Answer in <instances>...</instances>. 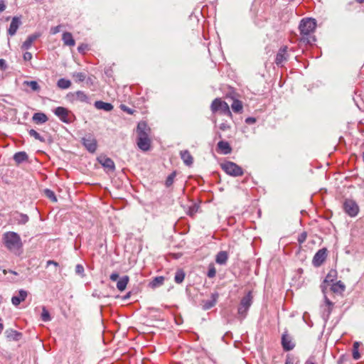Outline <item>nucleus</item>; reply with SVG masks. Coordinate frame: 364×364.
Masks as SVG:
<instances>
[{"mask_svg": "<svg viewBox=\"0 0 364 364\" xmlns=\"http://www.w3.org/2000/svg\"><path fill=\"white\" fill-rule=\"evenodd\" d=\"M322 291L324 294V301H325V306H328V311H324L323 314V318H326V319H328L331 313V310H332V308L333 306V303L331 302L330 301V299L326 296V293H325V290H324V288L322 287Z\"/></svg>", "mask_w": 364, "mask_h": 364, "instance_id": "obj_22", "label": "nucleus"}, {"mask_svg": "<svg viewBox=\"0 0 364 364\" xmlns=\"http://www.w3.org/2000/svg\"><path fill=\"white\" fill-rule=\"evenodd\" d=\"M345 289L346 287L341 281L333 283L331 287V291L337 294H342L345 291Z\"/></svg>", "mask_w": 364, "mask_h": 364, "instance_id": "obj_30", "label": "nucleus"}, {"mask_svg": "<svg viewBox=\"0 0 364 364\" xmlns=\"http://www.w3.org/2000/svg\"><path fill=\"white\" fill-rule=\"evenodd\" d=\"M8 272H10V273H11L14 275H18V273L16 272H15V271L3 269V273L4 274H6Z\"/></svg>", "mask_w": 364, "mask_h": 364, "instance_id": "obj_57", "label": "nucleus"}, {"mask_svg": "<svg viewBox=\"0 0 364 364\" xmlns=\"http://www.w3.org/2000/svg\"><path fill=\"white\" fill-rule=\"evenodd\" d=\"M287 46H283L280 48L278 53H277L275 63L278 66H282L283 63L287 60Z\"/></svg>", "mask_w": 364, "mask_h": 364, "instance_id": "obj_14", "label": "nucleus"}, {"mask_svg": "<svg viewBox=\"0 0 364 364\" xmlns=\"http://www.w3.org/2000/svg\"><path fill=\"white\" fill-rule=\"evenodd\" d=\"M285 364H294V361L292 359L287 358L286 359Z\"/></svg>", "mask_w": 364, "mask_h": 364, "instance_id": "obj_59", "label": "nucleus"}, {"mask_svg": "<svg viewBox=\"0 0 364 364\" xmlns=\"http://www.w3.org/2000/svg\"><path fill=\"white\" fill-rule=\"evenodd\" d=\"M28 134L31 136L35 138L36 139L41 141V142H44L45 141V139L43 136H41L39 133H38L36 130L34 129H30L28 131Z\"/></svg>", "mask_w": 364, "mask_h": 364, "instance_id": "obj_37", "label": "nucleus"}, {"mask_svg": "<svg viewBox=\"0 0 364 364\" xmlns=\"http://www.w3.org/2000/svg\"><path fill=\"white\" fill-rule=\"evenodd\" d=\"M33 122L36 124H43L48 121V117L43 112H37L33 115Z\"/></svg>", "mask_w": 364, "mask_h": 364, "instance_id": "obj_28", "label": "nucleus"}, {"mask_svg": "<svg viewBox=\"0 0 364 364\" xmlns=\"http://www.w3.org/2000/svg\"><path fill=\"white\" fill-rule=\"evenodd\" d=\"M28 296V291L20 289L17 295H14L11 298V303L14 306H18L22 301H25Z\"/></svg>", "mask_w": 364, "mask_h": 364, "instance_id": "obj_16", "label": "nucleus"}, {"mask_svg": "<svg viewBox=\"0 0 364 364\" xmlns=\"http://www.w3.org/2000/svg\"><path fill=\"white\" fill-rule=\"evenodd\" d=\"M245 122L246 123L250 124H253L256 122V119L254 117H247L246 119H245Z\"/></svg>", "mask_w": 364, "mask_h": 364, "instance_id": "obj_53", "label": "nucleus"}, {"mask_svg": "<svg viewBox=\"0 0 364 364\" xmlns=\"http://www.w3.org/2000/svg\"><path fill=\"white\" fill-rule=\"evenodd\" d=\"M252 304V296L251 292L249 291L244 296L240 303L237 309L238 318L242 321L247 316V311Z\"/></svg>", "mask_w": 364, "mask_h": 364, "instance_id": "obj_3", "label": "nucleus"}, {"mask_svg": "<svg viewBox=\"0 0 364 364\" xmlns=\"http://www.w3.org/2000/svg\"><path fill=\"white\" fill-rule=\"evenodd\" d=\"M316 26L315 19L311 18H303L299 23V31L301 36L300 42L311 45L316 41L315 36L313 35Z\"/></svg>", "mask_w": 364, "mask_h": 364, "instance_id": "obj_1", "label": "nucleus"}, {"mask_svg": "<svg viewBox=\"0 0 364 364\" xmlns=\"http://www.w3.org/2000/svg\"><path fill=\"white\" fill-rule=\"evenodd\" d=\"M219 297V294L218 292H214L211 294L210 299L208 300H203L202 301V308L203 310H209L213 306H215L218 299Z\"/></svg>", "mask_w": 364, "mask_h": 364, "instance_id": "obj_15", "label": "nucleus"}, {"mask_svg": "<svg viewBox=\"0 0 364 364\" xmlns=\"http://www.w3.org/2000/svg\"><path fill=\"white\" fill-rule=\"evenodd\" d=\"M95 107L97 109H103L107 112H109V111L112 110V109H113V105L112 104L108 103V102H105L102 101H96L95 102Z\"/></svg>", "mask_w": 364, "mask_h": 364, "instance_id": "obj_26", "label": "nucleus"}, {"mask_svg": "<svg viewBox=\"0 0 364 364\" xmlns=\"http://www.w3.org/2000/svg\"><path fill=\"white\" fill-rule=\"evenodd\" d=\"M164 277H162V276L156 277L150 282V287L152 288L159 287L164 284Z\"/></svg>", "mask_w": 364, "mask_h": 364, "instance_id": "obj_33", "label": "nucleus"}, {"mask_svg": "<svg viewBox=\"0 0 364 364\" xmlns=\"http://www.w3.org/2000/svg\"><path fill=\"white\" fill-rule=\"evenodd\" d=\"M231 107L235 112L238 113L242 110V104L240 100H233Z\"/></svg>", "mask_w": 364, "mask_h": 364, "instance_id": "obj_34", "label": "nucleus"}, {"mask_svg": "<svg viewBox=\"0 0 364 364\" xmlns=\"http://www.w3.org/2000/svg\"><path fill=\"white\" fill-rule=\"evenodd\" d=\"M306 232H303L299 237L298 241H299V243H303L306 240Z\"/></svg>", "mask_w": 364, "mask_h": 364, "instance_id": "obj_50", "label": "nucleus"}, {"mask_svg": "<svg viewBox=\"0 0 364 364\" xmlns=\"http://www.w3.org/2000/svg\"><path fill=\"white\" fill-rule=\"evenodd\" d=\"M4 329V325L2 323H0V333H1V331H3Z\"/></svg>", "mask_w": 364, "mask_h": 364, "instance_id": "obj_62", "label": "nucleus"}, {"mask_svg": "<svg viewBox=\"0 0 364 364\" xmlns=\"http://www.w3.org/2000/svg\"><path fill=\"white\" fill-rule=\"evenodd\" d=\"M8 279H9L10 282H16V280H15L14 278H8Z\"/></svg>", "mask_w": 364, "mask_h": 364, "instance_id": "obj_63", "label": "nucleus"}, {"mask_svg": "<svg viewBox=\"0 0 364 364\" xmlns=\"http://www.w3.org/2000/svg\"><path fill=\"white\" fill-rule=\"evenodd\" d=\"M336 275V272L331 270L326 276V279H324V282H333V278Z\"/></svg>", "mask_w": 364, "mask_h": 364, "instance_id": "obj_45", "label": "nucleus"}, {"mask_svg": "<svg viewBox=\"0 0 364 364\" xmlns=\"http://www.w3.org/2000/svg\"><path fill=\"white\" fill-rule=\"evenodd\" d=\"M282 346L285 351H289L294 349L295 344L291 337L285 331L282 336Z\"/></svg>", "mask_w": 364, "mask_h": 364, "instance_id": "obj_13", "label": "nucleus"}, {"mask_svg": "<svg viewBox=\"0 0 364 364\" xmlns=\"http://www.w3.org/2000/svg\"><path fill=\"white\" fill-rule=\"evenodd\" d=\"M121 108H122L123 110L126 111L127 112H128V113H129V114H132V112L131 109L127 108L125 105H122V106H121Z\"/></svg>", "mask_w": 364, "mask_h": 364, "instance_id": "obj_58", "label": "nucleus"}, {"mask_svg": "<svg viewBox=\"0 0 364 364\" xmlns=\"http://www.w3.org/2000/svg\"><path fill=\"white\" fill-rule=\"evenodd\" d=\"M28 159V155L24 151H19L14 154V160L17 164H21Z\"/></svg>", "mask_w": 364, "mask_h": 364, "instance_id": "obj_31", "label": "nucleus"}, {"mask_svg": "<svg viewBox=\"0 0 364 364\" xmlns=\"http://www.w3.org/2000/svg\"><path fill=\"white\" fill-rule=\"evenodd\" d=\"M57 86L60 89H68L71 86V82L70 80L60 78L57 82Z\"/></svg>", "mask_w": 364, "mask_h": 364, "instance_id": "obj_32", "label": "nucleus"}, {"mask_svg": "<svg viewBox=\"0 0 364 364\" xmlns=\"http://www.w3.org/2000/svg\"><path fill=\"white\" fill-rule=\"evenodd\" d=\"M198 207L196 205H193L189 207L188 211V215L190 216H193L196 214V213L198 211Z\"/></svg>", "mask_w": 364, "mask_h": 364, "instance_id": "obj_46", "label": "nucleus"}, {"mask_svg": "<svg viewBox=\"0 0 364 364\" xmlns=\"http://www.w3.org/2000/svg\"><path fill=\"white\" fill-rule=\"evenodd\" d=\"M45 194L46 196L50 198L52 201L53 202H56L57 201V198L54 193V192L50 189H46L45 190Z\"/></svg>", "mask_w": 364, "mask_h": 364, "instance_id": "obj_42", "label": "nucleus"}, {"mask_svg": "<svg viewBox=\"0 0 364 364\" xmlns=\"http://www.w3.org/2000/svg\"><path fill=\"white\" fill-rule=\"evenodd\" d=\"M358 346H359L358 342H355L353 343V358L355 360H358L360 358V353L358 352Z\"/></svg>", "mask_w": 364, "mask_h": 364, "instance_id": "obj_38", "label": "nucleus"}, {"mask_svg": "<svg viewBox=\"0 0 364 364\" xmlns=\"http://www.w3.org/2000/svg\"><path fill=\"white\" fill-rule=\"evenodd\" d=\"M136 143L138 147L144 151H148L150 149L151 140L149 138L137 139Z\"/></svg>", "mask_w": 364, "mask_h": 364, "instance_id": "obj_23", "label": "nucleus"}, {"mask_svg": "<svg viewBox=\"0 0 364 364\" xmlns=\"http://www.w3.org/2000/svg\"><path fill=\"white\" fill-rule=\"evenodd\" d=\"M97 161L107 171H114L115 170L114 162L112 159L106 156H100L97 158Z\"/></svg>", "mask_w": 364, "mask_h": 364, "instance_id": "obj_12", "label": "nucleus"}, {"mask_svg": "<svg viewBox=\"0 0 364 364\" xmlns=\"http://www.w3.org/2000/svg\"><path fill=\"white\" fill-rule=\"evenodd\" d=\"M356 1L358 3H363L364 1V0H356Z\"/></svg>", "mask_w": 364, "mask_h": 364, "instance_id": "obj_64", "label": "nucleus"}, {"mask_svg": "<svg viewBox=\"0 0 364 364\" xmlns=\"http://www.w3.org/2000/svg\"><path fill=\"white\" fill-rule=\"evenodd\" d=\"M176 177V172L171 173L166 180V186L169 187L173 183L174 178Z\"/></svg>", "mask_w": 364, "mask_h": 364, "instance_id": "obj_44", "label": "nucleus"}, {"mask_svg": "<svg viewBox=\"0 0 364 364\" xmlns=\"http://www.w3.org/2000/svg\"><path fill=\"white\" fill-rule=\"evenodd\" d=\"M6 5L4 0H0V12H2L5 10Z\"/></svg>", "mask_w": 364, "mask_h": 364, "instance_id": "obj_55", "label": "nucleus"}, {"mask_svg": "<svg viewBox=\"0 0 364 364\" xmlns=\"http://www.w3.org/2000/svg\"><path fill=\"white\" fill-rule=\"evenodd\" d=\"M322 308H323V311H322V314H323L324 311L326 312L328 311V306H322Z\"/></svg>", "mask_w": 364, "mask_h": 364, "instance_id": "obj_61", "label": "nucleus"}, {"mask_svg": "<svg viewBox=\"0 0 364 364\" xmlns=\"http://www.w3.org/2000/svg\"><path fill=\"white\" fill-rule=\"evenodd\" d=\"M216 275V269H215V267L214 266V264H210L208 267V273H207V276L209 277V278H213L215 277Z\"/></svg>", "mask_w": 364, "mask_h": 364, "instance_id": "obj_39", "label": "nucleus"}, {"mask_svg": "<svg viewBox=\"0 0 364 364\" xmlns=\"http://www.w3.org/2000/svg\"><path fill=\"white\" fill-rule=\"evenodd\" d=\"M345 212L350 217H355L358 215L359 208L357 203L350 199H346L343 203Z\"/></svg>", "mask_w": 364, "mask_h": 364, "instance_id": "obj_8", "label": "nucleus"}, {"mask_svg": "<svg viewBox=\"0 0 364 364\" xmlns=\"http://www.w3.org/2000/svg\"><path fill=\"white\" fill-rule=\"evenodd\" d=\"M327 257V249L322 248L318 250L316 253L314 255V258L312 259V264L314 267H320L323 262L326 260Z\"/></svg>", "mask_w": 364, "mask_h": 364, "instance_id": "obj_9", "label": "nucleus"}, {"mask_svg": "<svg viewBox=\"0 0 364 364\" xmlns=\"http://www.w3.org/2000/svg\"><path fill=\"white\" fill-rule=\"evenodd\" d=\"M229 125L226 123H222L220 125V129L223 131H225L226 129H228L229 128Z\"/></svg>", "mask_w": 364, "mask_h": 364, "instance_id": "obj_54", "label": "nucleus"}, {"mask_svg": "<svg viewBox=\"0 0 364 364\" xmlns=\"http://www.w3.org/2000/svg\"><path fill=\"white\" fill-rule=\"evenodd\" d=\"M119 274L117 272H113L111 274L110 277H109V279L113 281V282H115L117 281L118 279H119Z\"/></svg>", "mask_w": 364, "mask_h": 364, "instance_id": "obj_51", "label": "nucleus"}, {"mask_svg": "<svg viewBox=\"0 0 364 364\" xmlns=\"http://www.w3.org/2000/svg\"><path fill=\"white\" fill-rule=\"evenodd\" d=\"M66 98L72 103L75 102H80L86 104H91L90 97L85 92L81 90L69 92L67 95Z\"/></svg>", "mask_w": 364, "mask_h": 364, "instance_id": "obj_5", "label": "nucleus"}, {"mask_svg": "<svg viewBox=\"0 0 364 364\" xmlns=\"http://www.w3.org/2000/svg\"><path fill=\"white\" fill-rule=\"evenodd\" d=\"M82 142L89 152H95L97 149V141L92 135L89 134L83 137L82 139Z\"/></svg>", "mask_w": 364, "mask_h": 364, "instance_id": "obj_10", "label": "nucleus"}, {"mask_svg": "<svg viewBox=\"0 0 364 364\" xmlns=\"http://www.w3.org/2000/svg\"><path fill=\"white\" fill-rule=\"evenodd\" d=\"M50 264L54 265V266H55V267H58V266L59 265V264H58V262H55V261H54V260H48V261L47 262V266H49V265H50Z\"/></svg>", "mask_w": 364, "mask_h": 364, "instance_id": "obj_56", "label": "nucleus"}, {"mask_svg": "<svg viewBox=\"0 0 364 364\" xmlns=\"http://www.w3.org/2000/svg\"><path fill=\"white\" fill-rule=\"evenodd\" d=\"M62 40L66 46H74L75 45V41L73 39L72 33L70 32L63 33Z\"/></svg>", "mask_w": 364, "mask_h": 364, "instance_id": "obj_25", "label": "nucleus"}, {"mask_svg": "<svg viewBox=\"0 0 364 364\" xmlns=\"http://www.w3.org/2000/svg\"><path fill=\"white\" fill-rule=\"evenodd\" d=\"M2 240L5 247L16 255H20L23 252V243L16 232H6L4 234Z\"/></svg>", "mask_w": 364, "mask_h": 364, "instance_id": "obj_2", "label": "nucleus"}, {"mask_svg": "<svg viewBox=\"0 0 364 364\" xmlns=\"http://www.w3.org/2000/svg\"><path fill=\"white\" fill-rule=\"evenodd\" d=\"M185 278V273L183 270H178L174 277V281L177 284H181L183 282Z\"/></svg>", "mask_w": 364, "mask_h": 364, "instance_id": "obj_35", "label": "nucleus"}, {"mask_svg": "<svg viewBox=\"0 0 364 364\" xmlns=\"http://www.w3.org/2000/svg\"><path fill=\"white\" fill-rule=\"evenodd\" d=\"M222 169L228 174L234 177L243 175V169L232 161H225L221 164Z\"/></svg>", "mask_w": 364, "mask_h": 364, "instance_id": "obj_4", "label": "nucleus"}, {"mask_svg": "<svg viewBox=\"0 0 364 364\" xmlns=\"http://www.w3.org/2000/svg\"><path fill=\"white\" fill-rule=\"evenodd\" d=\"M180 156L183 163L188 166H191L193 164V158L191 156V153L188 150H183L180 151Z\"/></svg>", "mask_w": 364, "mask_h": 364, "instance_id": "obj_21", "label": "nucleus"}, {"mask_svg": "<svg viewBox=\"0 0 364 364\" xmlns=\"http://www.w3.org/2000/svg\"><path fill=\"white\" fill-rule=\"evenodd\" d=\"M21 24V18L17 16L14 17L11 20L9 28L8 29V33L10 36L15 35L17 29L18 28V27Z\"/></svg>", "mask_w": 364, "mask_h": 364, "instance_id": "obj_18", "label": "nucleus"}, {"mask_svg": "<svg viewBox=\"0 0 364 364\" xmlns=\"http://www.w3.org/2000/svg\"><path fill=\"white\" fill-rule=\"evenodd\" d=\"M211 110L213 112L220 111L222 113L230 115L231 112L229 108V105L225 101H223L220 98L215 99L211 104Z\"/></svg>", "mask_w": 364, "mask_h": 364, "instance_id": "obj_7", "label": "nucleus"}, {"mask_svg": "<svg viewBox=\"0 0 364 364\" xmlns=\"http://www.w3.org/2000/svg\"><path fill=\"white\" fill-rule=\"evenodd\" d=\"M60 26H54V27H52L50 28V33L51 34H56L58 33H59L60 31Z\"/></svg>", "mask_w": 364, "mask_h": 364, "instance_id": "obj_47", "label": "nucleus"}, {"mask_svg": "<svg viewBox=\"0 0 364 364\" xmlns=\"http://www.w3.org/2000/svg\"><path fill=\"white\" fill-rule=\"evenodd\" d=\"M23 84L30 87L33 91H38L40 90V86L38 85V84L36 81H34V80L27 81L26 80V81H24Z\"/></svg>", "mask_w": 364, "mask_h": 364, "instance_id": "obj_36", "label": "nucleus"}, {"mask_svg": "<svg viewBox=\"0 0 364 364\" xmlns=\"http://www.w3.org/2000/svg\"><path fill=\"white\" fill-rule=\"evenodd\" d=\"M87 49V46L86 44H81L78 46L77 50L80 53H83L85 50Z\"/></svg>", "mask_w": 364, "mask_h": 364, "instance_id": "obj_48", "label": "nucleus"}, {"mask_svg": "<svg viewBox=\"0 0 364 364\" xmlns=\"http://www.w3.org/2000/svg\"><path fill=\"white\" fill-rule=\"evenodd\" d=\"M32 59V53L30 52H26L23 54V60L26 61H29Z\"/></svg>", "mask_w": 364, "mask_h": 364, "instance_id": "obj_49", "label": "nucleus"}, {"mask_svg": "<svg viewBox=\"0 0 364 364\" xmlns=\"http://www.w3.org/2000/svg\"><path fill=\"white\" fill-rule=\"evenodd\" d=\"M41 318L43 321H46V322L49 321L51 319V317L50 316L48 311L45 307L43 308V311H42V314H41Z\"/></svg>", "mask_w": 364, "mask_h": 364, "instance_id": "obj_40", "label": "nucleus"}, {"mask_svg": "<svg viewBox=\"0 0 364 364\" xmlns=\"http://www.w3.org/2000/svg\"><path fill=\"white\" fill-rule=\"evenodd\" d=\"M150 128L145 122H140L137 125V139L149 138Z\"/></svg>", "mask_w": 364, "mask_h": 364, "instance_id": "obj_11", "label": "nucleus"}, {"mask_svg": "<svg viewBox=\"0 0 364 364\" xmlns=\"http://www.w3.org/2000/svg\"><path fill=\"white\" fill-rule=\"evenodd\" d=\"M59 119L66 124H70L73 122V114L72 112L64 107H58L53 111Z\"/></svg>", "mask_w": 364, "mask_h": 364, "instance_id": "obj_6", "label": "nucleus"}, {"mask_svg": "<svg viewBox=\"0 0 364 364\" xmlns=\"http://www.w3.org/2000/svg\"><path fill=\"white\" fill-rule=\"evenodd\" d=\"M14 220L19 225H25L28 223L29 218L26 214L16 212L14 214Z\"/></svg>", "mask_w": 364, "mask_h": 364, "instance_id": "obj_24", "label": "nucleus"}, {"mask_svg": "<svg viewBox=\"0 0 364 364\" xmlns=\"http://www.w3.org/2000/svg\"><path fill=\"white\" fill-rule=\"evenodd\" d=\"M6 68V61L4 59H0V69L5 70Z\"/></svg>", "mask_w": 364, "mask_h": 364, "instance_id": "obj_52", "label": "nucleus"}, {"mask_svg": "<svg viewBox=\"0 0 364 364\" xmlns=\"http://www.w3.org/2000/svg\"><path fill=\"white\" fill-rule=\"evenodd\" d=\"M75 273L81 276V277H85L84 267L82 264H77L75 266Z\"/></svg>", "mask_w": 364, "mask_h": 364, "instance_id": "obj_43", "label": "nucleus"}, {"mask_svg": "<svg viewBox=\"0 0 364 364\" xmlns=\"http://www.w3.org/2000/svg\"><path fill=\"white\" fill-rule=\"evenodd\" d=\"M217 151L223 154H229L232 152V148L228 141H220L217 144Z\"/></svg>", "mask_w": 364, "mask_h": 364, "instance_id": "obj_17", "label": "nucleus"}, {"mask_svg": "<svg viewBox=\"0 0 364 364\" xmlns=\"http://www.w3.org/2000/svg\"><path fill=\"white\" fill-rule=\"evenodd\" d=\"M304 364H316L314 362H313L311 360L309 359L307 360Z\"/></svg>", "mask_w": 364, "mask_h": 364, "instance_id": "obj_60", "label": "nucleus"}, {"mask_svg": "<svg viewBox=\"0 0 364 364\" xmlns=\"http://www.w3.org/2000/svg\"><path fill=\"white\" fill-rule=\"evenodd\" d=\"M129 281V277L127 275L121 277L117 283V288L119 291H123Z\"/></svg>", "mask_w": 364, "mask_h": 364, "instance_id": "obj_29", "label": "nucleus"}, {"mask_svg": "<svg viewBox=\"0 0 364 364\" xmlns=\"http://www.w3.org/2000/svg\"><path fill=\"white\" fill-rule=\"evenodd\" d=\"M73 77L76 78V82H82L86 78V75L84 73H75L73 74Z\"/></svg>", "mask_w": 364, "mask_h": 364, "instance_id": "obj_41", "label": "nucleus"}, {"mask_svg": "<svg viewBox=\"0 0 364 364\" xmlns=\"http://www.w3.org/2000/svg\"><path fill=\"white\" fill-rule=\"evenodd\" d=\"M40 36L41 34L39 33H36L28 36L26 40L23 43L21 48L23 50H28L31 47L33 43Z\"/></svg>", "mask_w": 364, "mask_h": 364, "instance_id": "obj_20", "label": "nucleus"}, {"mask_svg": "<svg viewBox=\"0 0 364 364\" xmlns=\"http://www.w3.org/2000/svg\"><path fill=\"white\" fill-rule=\"evenodd\" d=\"M5 336L9 341H19L22 337V333L12 328L6 329L5 331Z\"/></svg>", "mask_w": 364, "mask_h": 364, "instance_id": "obj_19", "label": "nucleus"}, {"mask_svg": "<svg viewBox=\"0 0 364 364\" xmlns=\"http://www.w3.org/2000/svg\"><path fill=\"white\" fill-rule=\"evenodd\" d=\"M228 259V255L225 251L219 252L215 257V262L219 264H225Z\"/></svg>", "mask_w": 364, "mask_h": 364, "instance_id": "obj_27", "label": "nucleus"}]
</instances>
